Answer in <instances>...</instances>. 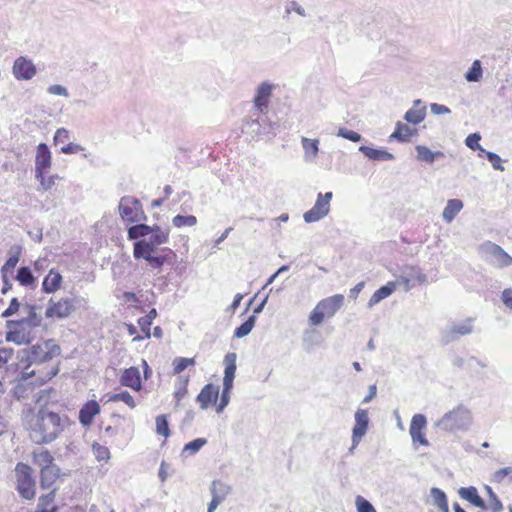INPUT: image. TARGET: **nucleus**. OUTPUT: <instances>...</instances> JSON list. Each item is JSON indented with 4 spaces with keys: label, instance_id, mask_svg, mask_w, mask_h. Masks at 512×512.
Segmentation results:
<instances>
[{
    "label": "nucleus",
    "instance_id": "0e129e2a",
    "mask_svg": "<svg viewBox=\"0 0 512 512\" xmlns=\"http://www.w3.org/2000/svg\"><path fill=\"white\" fill-rule=\"evenodd\" d=\"M486 156L495 169L503 170V167L501 165V158L499 155L493 152H486Z\"/></svg>",
    "mask_w": 512,
    "mask_h": 512
},
{
    "label": "nucleus",
    "instance_id": "5701e85b",
    "mask_svg": "<svg viewBox=\"0 0 512 512\" xmlns=\"http://www.w3.org/2000/svg\"><path fill=\"white\" fill-rule=\"evenodd\" d=\"M426 116V107L421 104L420 100H416L412 106L406 113H405V120L409 123H412L414 125H417L421 123Z\"/></svg>",
    "mask_w": 512,
    "mask_h": 512
},
{
    "label": "nucleus",
    "instance_id": "4d7b16f0",
    "mask_svg": "<svg viewBox=\"0 0 512 512\" xmlns=\"http://www.w3.org/2000/svg\"><path fill=\"white\" fill-rule=\"evenodd\" d=\"M338 135L352 142H359L361 140V135L359 133L346 128H340Z\"/></svg>",
    "mask_w": 512,
    "mask_h": 512
},
{
    "label": "nucleus",
    "instance_id": "603ef678",
    "mask_svg": "<svg viewBox=\"0 0 512 512\" xmlns=\"http://www.w3.org/2000/svg\"><path fill=\"white\" fill-rule=\"evenodd\" d=\"M18 262H19V254L11 255L7 259V261L1 268V273H2L3 278H5L8 273L13 272V270L16 267V265L18 264Z\"/></svg>",
    "mask_w": 512,
    "mask_h": 512
},
{
    "label": "nucleus",
    "instance_id": "f704fd0d",
    "mask_svg": "<svg viewBox=\"0 0 512 512\" xmlns=\"http://www.w3.org/2000/svg\"><path fill=\"white\" fill-rule=\"evenodd\" d=\"M431 495L433 497L434 504L439 508L440 511L449 512L447 498L442 490L438 488H432Z\"/></svg>",
    "mask_w": 512,
    "mask_h": 512
},
{
    "label": "nucleus",
    "instance_id": "cd10ccee",
    "mask_svg": "<svg viewBox=\"0 0 512 512\" xmlns=\"http://www.w3.org/2000/svg\"><path fill=\"white\" fill-rule=\"evenodd\" d=\"M32 460L35 465L40 467V470L55 465L53 456L46 449L34 451L32 455Z\"/></svg>",
    "mask_w": 512,
    "mask_h": 512
},
{
    "label": "nucleus",
    "instance_id": "5fc2aeb1",
    "mask_svg": "<svg viewBox=\"0 0 512 512\" xmlns=\"http://www.w3.org/2000/svg\"><path fill=\"white\" fill-rule=\"evenodd\" d=\"M358 512H376L372 504L361 496L356 498Z\"/></svg>",
    "mask_w": 512,
    "mask_h": 512
},
{
    "label": "nucleus",
    "instance_id": "3c124183",
    "mask_svg": "<svg viewBox=\"0 0 512 512\" xmlns=\"http://www.w3.org/2000/svg\"><path fill=\"white\" fill-rule=\"evenodd\" d=\"M365 151V154L374 160H391L393 155L384 150H377L371 148H362Z\"/></svg>",
    "mask_w": 512,
    "mask_h": 512
},
{
    "label": "nucleus",
    "instance_id": "e2e57ef3",
    "mask_svg": "<svg viewBox=\"0 0 512 512\" xmlns=\"http://www.w3.org/2000/svg\"><path fill=\"white\" fill-rule=\"evenodd\" d=\"M167 258L166 256L164 255H158V256H151L147 262L149 263V265L153 268H160L164 265V263L166 262Z\"/></svg>",
    "mask_w": 512,
    "mask_h": 512
},
{
    "label": "nucleus",
    "instance_id": "c756f323",
    "mask_svg": "<svg viewBox=\"0 0 512 512\" xmlns=\"http://www.w3.org/2000/svg\"><path fill=\"white\" fill-rule=\"evenodd\" d=\"M154 246L146 241H138L134 244L133 255L136 259L143 258L146 261L153 255Z\"/></svg>",
    "mask_w": 512,
    "mask_h": 512
},
{
    "label": "nucleus",
    "instance_id": "7ed1b4c3",
    "mask_svg": "<svg viewBox=\"0 0 512 512\" xmlns=\"http://www.w3.org/2000/svg\"><path fill=\"white\" fill-rule=\"evenodd\" d=\"M42 325V318L34 310L19 320H8L5 339L16 345H27L37 337V329Z\"/></svg>",
    "mask_w": 512,
    "mask_h": 512
},
{
    "label": "nucleus",
    "instance_id": "69168bd1",
    "mask_svg": "<svg viewBox=\"0 0 512 512\" xmlns=\"http://www.w3.org/2000/svg\"><path fill=\"white\" fill-rule=\"evenodd\" d=\"M502 301L507 308L512 310V289L507 288L502 292Z\"/></svg>",
    "mask_w": 512,
    "mask_h": 512
},
{
    "label": "nucleus",
    "instance_id": "2eb2a0df",
    "mask_svg": "<svg viewBox=\"0 0 512 512\" xmlns=\"http://www.w3.org/2000/svg\"><path fill=\"white\" fill-rule=\"evenodd\" d=\"M52 165V155L45 143H40L36 149L35 174L47 172Z\"/></svg>",
    "mask_w": 512,
    "mask_h": 512
},
{
    "label": "nucleus",
    "instance_id": "052dcab7",
    "mask_svg": "<svg viewBox=\"0 0 512 512\" xmlns=\"http://www.w3.org/2000/svg\"><path fill=\"white\" fill-rule=\"evenodd\" d=\"M70 137V133L65 128H59L54 135V144L66 142Z\"/></svg>",
    "mask_w": 512,
    "mask_h": 512
},
{
    "label": "nucleus",
    "instance_id": "393cba45",
    "mask_svg": "<svg viewBox=\"0 0 512 512\" xmlns=\"http://www.w3.org/2000/svg\"><path fill=\"white\" fill-rule=\"evenodd\" d=\"M55 494L56 490L54 489L46 495H41L38 499V505L34 512H57Z\"/></svg>",
    "mask_w": 512,
    "mask_h": 512
},
{
    "label": "nucleus",
    "instance_id": "8fccbe9b",
    "mask_svg": "<svg viewBox=\"0 0 512 512\" xmlns=\"http://www.w3.org/2000/svg\"><path fill=\"white\" fill-rule=\"evenodd\" d=\"M195 364L194 358L179 357L173 361V370L175 374H179L184 371L187 367Z\"/></svg>",
    "mask_w": 512,
    "mask_h": 512
},
{
    "label": "nucleus",
    "instance_id": "72a5a7b5",
    "mask_svg": "<svg viewBox=\"0 0 512 512\" xmlns=\"http://www.w3.org/2000/svg\"><path fill=\"white\" fill-rule=\"evenodd\" d=\"M153 316H143L138 319V325L143 333V335H136L133 337L134 342H139L144 339H148L151 337L150 328L152 325Z\"/></svg>",
    "mask_w": 512,
    "mask_h": 512
},
{
    "label": "nucleus",
    "instance_id": "680f3d73",
    "mask_svg": "<svg viewBox=\"0 0 512 512\" xmlns=\"http://www.w3.org/2000/svg\"><path fill=\"white\" fill-rule=\"evenodd\" d=\"M83 150L84 148L81 145L75 143H68L67 145L61 147V152L64 154H76Z\"/></svg>",
    "mask_w": 512,
    "mask_h": 512
},
{
    "label": "nucleus",
    "instance_id": "a19ab883",
    "mask_svg": "<svg viewBox=\"0 0 512 512\" xmlns=\"http://www.w3.org/2000/svg\"><path fill=\"white\" fill-rule=\"evenodd\" d=\"M255 324V316H250L244 323H242L239 327H237L234 331V336L236 338H242L248 335Z\"/></svg>",
    "mask_w": 512,
    "mask_h": 512
},
{
    "label": "nucleus",
    "instance_id": "79ce46f5",
    "mask_svg": "<svg viewBox=\"0 0 512 512\" xmlns=\"http://www.w3.org/2000/svg\"><path fill=\"white\" fill-rule=\"evenodd\" d=\"M465 77H466V80L469 82H477L481 79L482 68H481V62L479 60H475L472 63V66L466 73Z\"/></svg>",
    "mask_w": 512,
    "mask_h": 512
},
{
    "label": "nucleus",
    "instance_id": "4be33fe9",
    "mask_svg": "<svg viewBox=\"0 0 512 512\" xmlns=\"http://www.w3.org/2000/svg\"><path fill=\"white\" fill-rule=\"evenodd\" d=\"M60 477V469L55 464L40 470V486L43 489L51 488Z\"/></svg>",
    "mask_w": 512,
    "mask_h": 512
},
{
    "label": "nucleus",
    "instance_id": "39448f33",
    "mask_svg": "<svg viewBox=\"0 0 512 512\" xmlns=\"http://www.w3.org/2000/svg\"><path fill=\"white\" fill-rule=\"evenodd\" d=\"M472 422V415L463 405L455 407L447 412L439 421V426L450 432L465 430Z\"/></svg>",
    "mask_w": 512,
    "mask_h": 512
},
{
    "label": "nucleus",
    "instance_id": "b1692460",
    "mask_svg": "<svg viewBox=\"0 0 512 512\" xmlns=\"http://www.w3.org/2000/svg\"><path fill=\"white\" fill-rule=\"evenodd\" d=\"M459 495L462 499L470 502L472 505L485 509L486 505L483 499L479 496L478 491L475 487H462L459 490Z\"/></svg>",
    "mask_w": 512,
    "mask_h": 512
},
{
    "label": "nucleus",
    "instance_id": "6e6552de",
    "mask_svg": "<svg viewBox=\"0 0 512 512\" xmlns=\"http://www.w3.org/2000/svg\"><path fill=\"white\" fill-rule=\"evenodd\" d=\"M119 213L123 221L139 222L145 218L140 201L133 197H123L119 204Z\"/></svg>",
    "mask_w": 512,
    "mask_h": 512
},
{
    "label": "nucleus",
    "instance_id": "49530a36",
    "mask_svg": "<svg viewBox=\"0 0 512 512\" xmlns=\"http://www.w3.org/2000/svg\"><path fill=\"white\" fill-rule=\"evenodd\" d=\"M45 174L46 172H41L39 176V173H37L35 177L39 180L42 189L50 190L56 184V180L59 179V177L58 175L46 176Z\"/></svg>",
    "mask_w": 512,
    "mask_h": 512
},
{
    "label": "nucleus",
    "instance_id": "f3484780",
    "mask_svg": "<svg viewBox=\"0 0 512 512\" xmlns=\"http://www.w3.org/2000/svg\"><path fill=\"white\" fill-rule=\"evenodd\" d=\"M219 388L213 384H206L197 396V402L201 409H207L217 403Z\"/></svg>",
    "mask_w": 512,
    "mask_h": 512
},
{
    "label": "nucleus",
    "instance_id": "ddd939ff",
    "mask_svg": "<svg viewBox=\"0 0 512 512\" xmlns=\"http://www.w3.org/2000/svg\"><path fill=\"white\" fill-rule=\"evenodd\" d=\"M12 72L17 80H30L36 75L37 69L32 60L20 56L14 61Z\"/></svg>",
    "mask_w": 512,
    "mask_h": 512
},
{
    "label": "nucleus",
    "instance_id": "de8ad7c7",
    "mask_svg": "<svg viewBox=\"0 0 512 512\" xmlns=\"http://www.w3.org/2000/svg\"><path fill=\"white\" fill-rule=\"evenodd\" d=\"M92 452L98 461H107L110 459L109 449L100 443L95 442L92 444Z\"/></svg>",
    "mask_w": 512,
    "mask_h": 512
},
{
    "label": "nucleus",
    "instance_id": "a18cd8bd",
    "mask_svg": "<svg viewBox=\"0 0 512 512\" xmlns=\"http://www.w3.org/2000/svg\"><path fill=\"white\" fill-rule=\"evenodd\" d=\"M172 222H173V225L177 228H181L184 226L191 227V226L196 225L197 218L193 215H187V216L176 215L175 217H173Z\"/></svg>",
    "mask_w": 512,
    "mask_h": 512
},
{
    "label": "nucleus",
    "instance_id": "f257e3e1",
    "mask_svg": "<svg viewBox=\"0 0 512 512\" xmlns=\"http://www.w3.org/2000/svg\"><path fill=\"white\" fill-rule=\"evenodd\" d=\"M60 347L54 340H46L29 349H24L15 364V370H21L22 379H31L34 385H44L59 371L54 359L60 355Z\"/></svg>",
    "mask_w": 512,
    "mask_h": 512
},
{
    "label": "nucleus",
    "instance_id": "a211bd4d",
    "mask_svg": "<svg viewBox=\"0 0 512 512\" xmlns=\"http://www.w3.org/2000/svg\"><path fill=\"white\" fill-rule=\"evenodd\" d=\"M273 86L266 82L262 83L256 92V96L254 98V106L255 109L259 112H264L267 110L269 105V99L272 95Z\"/></svg>",
    "mask_w": 512,
    "mask_h": 512
},
{
    "label": "nucleus",
    "instance_id": "f8f14e48",
    "mask_svg": "<svg viewBox=\"0 0 512 512\" xmlns=\"http://www.w3.org/2000/svg\"><path fill=\"white\" fill-rule=\"evenodd\" d=\"M427 426L426 418L423 414H415L410 423V435L414 444L428 446L429 442L425 437V429Z\"/></svg>",
    "mask_w": 512,
    "mask_h": 512
},
{
    "label": "nucleus",
    "instance_id": "9d476101",
    "mask_svg": "<svg viewBox=\"0 0 512 512\" xmlns=\"http://www.w3.org/2000/svg\"><path fill=\"white\" fill-rule=\"evenodd\" d=\"M75 310L74 301L70 298H60L50 301L45 311V316L50 319H62L69 317Z\"/></svg>",
    "mask_w": 512,
    "mask_h": 512
},
{
    "label": "nucleus",
    "instance_id": "4468645a",
    "mask_svg": "<svg viewBox=\"0 0 512 512\" xmlns=\"http://www.w3.org/2000/svg\"><path fill=\"white\" fill-rule=\"evenodd\" d=\"M120 384L134 391L142 389L140 370L137 367H129L123 370L119 378Z\"/></svg>",
    "mask_w": 512,
    "mask_h": 512
},
{
    "label": "nucleus",
    "instance_id": "864d4df0",
    "mask_svg": "<svg viewBox=\"0 0 512 512\" xmlns=\"http://www.w3.org/2000/svg\"><path fill=\"white\" fill-rule=\"evenodd\" d=\"M481 140V136L478 133H472L468 135L465 139V144L472 150H480L484 151L482 147L479 144V141Z\"/></svg>",
    "mask_w": 512,
    "mask_h": 512
},
{
    "label": "nucleus",
    "instance_id": "37998d69",
    "mask_svg": "<svg viewBox=\"0 0 512 512\" xmlns=\"http://www.w3.org/2000/svg\"><path fill=\"white\" fill-rule=\"evenodd\" d=\"M156 433L168 438L170 436L169 423L166 415H159L156 417Z\"/></svg>",
    "mask_w": 512,
    "mask_h": 512
},
{
    "label": "nucleus",
    "instance_id": "a878e982",
    "mask_svg": "<svg viewBox=\"0 0 512 512\" xmlns=\"http://www.w3.org/2000/svg\"><path fill=\"white\" fill-rule=\"evenodd\" d=\"M417 134L416 128H411L407 124L397 122L394 132L390 135L391 139H396L400 142H408L410 138Z\"/></svg>",
    "mask_w": 512,
    "mask_h": 512
},
{
    "label": "nucleus",
    "instance_id": "6e6d98bb",
    "mask_svg": "<svg viewBox=\"0 0 512 512\" xmlns=\"http://www.w3.org/2000/svg\"><path fill=\"white\" fill-rule=\"evenodd\" d=\"M206 444V440L203 438H197L189 443H187L184 447L185 451H189L190 453H196Z\"/></svg>",
    "mask_w": 512,
    "mask_h": 512
},
{
    "label": "nucleus",
    "instance_id": "4c0bfd02",
    "mask_svg": "<svg viewBox=\"0 0 512 512\" xmlns=\"http://www.w3.org/2000/svg\"><path fill=\"white\" fill-rule=\"evenodd\" d=\"M153 228L146 224H138L131 226L128 229V238L129 239H138L140 237H144L152 233Z\"/></svg>",
    "mask_w": 512,
    "mask_h": 512
},
{
    "label": "nucleus",
    "instance_id": "0eeeda50",
    "mask_svg": "<svg viewBox=\"0 0 512 512\" xmlns=\"http://www.w3.org/2000/svg\"><path fill=\"white\" fill-rule=\"evenodd\" d=\"M16 489L20 496L26 500H33L36 495L35 481L32 477V471L29 465L18 463L15 468Z\"/></svg>",
    "mask_w": 512,
    "mask_h": 512
},
{
    "label": "nucleus",
    "instance_id": "6ab92c4d",
    "mask_svg": "<svg viewBox=\"0 0 512 512\" xmlns=\"http://www.w3.org/2000/svg\"><path fill=\"white\" fill-rule=\"evenodd\" d=\"M355 426L353 428V442L358 443L366 433L368 427V413L366 410L359 409L355 414Z\"/></svg>",
    "mask_w": 512,
    "mask_h": 512
},
{
    "label": "nucleus",
    "instance_id": "2f4dec72",
    "mask_svg": "<svg viewBox=\"0 0 512 512\" xmlns=\"http://www.w3.org/2000/svg\"><path fill=\"white\" fill-rule=\"evenodd\" d=\"M230 492V487L220 480H215L211 484L212 499L223 502Z\"/></svg>",
    "mask_w": 512,
    "mask_h": 512
},
{
    "label": "nucleus",
    "instance_id": "c85d7f7f",
    "mask_svg": "<svg viewBox=\"0 0 512 512\" xmlns=\"http://www.w3.org/2000/svg\"><path fill=\"white\" fill-rule=\"evenodd\" d=\"M463 202L459 199L448 200L446 207L443 210V219L450 223L455 216L462 210Z\"/></svg>",
    "mask_w": 512,
    "mask_h": 512
},
{
    "label": "nucleus",
    "instance_id": "338daca9",
    "mask_svg": "<svg viewBox=\"0 0 512 512\" xmlns=\"http://www.w3.org/2000/svg\"><path fill=\"white\" fill-rule=\"evenodd\" d=\"M431 111L437 115L450 113V109L447 106L437 103L431 104Z\"/></svg>",
    "mask_w": 512,
    "mask_h": 512
},
{
    "label": "nucleus",
    "instance_id": "f03ea898",
    "mask_svg": "<svg viewBox=\"0 0 512 512\" xmlns=\"http://www.w3.org/2000/svg\"><path fill=\"white\" fill-rule=\"evenodd\" d=\"M67 417L43 405L38 410H29L24 416V428L29 439L38 445L56 440L66 427Z\"/></svg>",
    "mask_w": 512,
    "mask_h": 512
},
{
    "label": "nucleus",
    "instance_id": "bb28decb",
    "mask_svg": "<svg viewBox=\"0 0 512 512\" xmlns=\"http://www.w3.org/2000/svg\"><path fill=\"white\" fill-rule=\"evenodd\" d=\"M396 290V283L393 281L388 282L386 285L377 289L369 299V306L372 307L379 303L381 300L390 296Z\"/></svg>",
    "mask_w": 512,
    "mask_h": 512
},
{
    "label": "nucleus",
    "instance_id": "1a4fd4ad",
    "mask_svg": "<svg viewBox=\"0 0 512 512\" xmlns=\"http://www.w3.org/2000/svg\"><path fill=\"white\" fill-rule=\"evenodd\" d=\"M332 196V192L319 193L314 206L304 213V220L307 223H313L325 217L329 213Z\"/></svg>",
    "mask_w": 512,
    "mask_h": 512
},
{
    "label": "nucleus",
    "instance_id": "dca6fc26",
    "mask_svg": "<svg viewBox=\"0 0 512 512\" xmlns=\"http://www.w3.org/2000/svg\"><path fill=\"white\" fill-rule=\"evenodd\" d=\"M101 412V407L96 400L87 401L79 411V422L84 427H89L92 425L95 416L99 415Z\"/></svg>",
    "mask_w": 512,
    "mask_h": 512
},
{
    "label": "nucleus",
    "instance_id": "09e8293b",
    "mask_svg": "<svg viewBox=\"0 0 512 512\" xmlns=\"http://www.w3.org/2000/svg\"><path fill=\"white\" fill-rule=\"evenodd\" d=\"M153 235L150 238V244L153 246L165 244L169 239V233L162 231L159 227L153 228Z\"/></svg>",
    "mask_w": 512,
    "mask_h": 512
},
{
    "label": "nucleus",
    "instance_id": "c9c22d12",
    "mask_svg": "<svg viewBox=\"0 0 512 512\" xmlns=\"http://www.w3.org/2000/svg\"><path fill=\"white\" fill-rule=\"evenodd\" d=\"M17 281L25 287L33 286L35 283V278L29 267H21L17 271L16 275Z\"/></svg>",
    "mask_w": 512,
    "mask_h": 512
},
{
    "label": "nucleus",
    "instance_id": "e433bc0d",
    "mask_svg": "<svg viewBox=\"0 0 512 512\" xmlns=\"http://www.w3.org/2000/svg\"><path fill=\"white\" fill-rule=\"evenodd\" d=\"M119 401L125 403L131 409H134L136 407V401H135L134 397L128 391H122L120 393L112 394L108 398V402H119Z\"/></svg>",
    "mask_w": 512,
    "mask_h": 512
},
{
    "label": "nucleus",
    "instance_id": "ea45409f",
    "mask_svg": "<svg viewBox=\"0 0 512 512\" xmlns=\"http://www.w3.org/2000/svg\"><path fill=\"white\" fill-rule=\"evenodd\" d=\"M304 152L309 157H315L318 153L319 141L317 139H309L303 137L301 140Z\"/></svg>",
    "mask_w": 512,
    "mask_h": 512
},
{
    "label": "nucleus",
    "instance_id": "9b49d317",
    "mask_svg": "<svg viewBox=\"0 0 512 512\" xmlns=\"http://www.w3.org/2000/svg\"><path fill=\"white\" fill-rule=\"evenodd\" d=\"M480 250L487 256L494 259V264L498 268H504L512 265V257L503 250V248L491 241H487L480 246Z\"/></svg>",
    "mask_w": 512,
    "mask_h": 512
},
{
    "label": "nucleus",
    "instance_id": "58836bf2",
    "mask_svg": "<svg viewBox=\"0 0 512 512\" xmlns=\"http://www.w3.org/2000/svg\"><path fill=\"white\" fill-rule=\"evenodd\" d=\"M492 481L495 483H511L512 482V467H505L495 471Z\"/></svg>",
    "mask_w": 512,
    "mask_h": 512
},
{
    "label": "nucleus",
    "instance_id": "13d9d810",
    "mask_svg": "<svg viewBox=\"0 0 512 512\" xmlns=\"http://www.w3.org/2000/svg\"><path fill=\"white\" fill-rule=\"evenodd\" d=\"M20 303L18 302L17 298H13L10 301L9 306L2 312L1 316L3 318H8L14 314H16L19 311Z\"/></svg>",
    "mask_w": 512,
    "mask_h": 512
},
{
    "label": "nucleus",
    "instance_id": "bf43d9fd",
    "mask_svg": "<svg viewBox=\"0 0 512 512\" xmlns=\"http://www.w3.org/2000/svg\"><path fill=\"white\" fill-rule=\"evenodd\" d=\"M13 355L14 350L12 348H0V368L6 365Z\"/></svg>",
    "mask_w": 512,
    "mask_h": 512
},
{
    "label": "nucleus",
    "instance_id": "774afa93",
    "mask_svg": "<svg viewBox=\"0 0 512 512\" xmlns=\"http://www.w3.org/2000/svg\"><path fill=\"white\" fill-rule=\"evenodd\" d=\"M48 92L54 95L67 96V89L61 85H52L48 88Z\"/></svg>",
    "mask_w": 512,
    "mask_h": 512
},
{
    "label": "nucleus",
    "instance_id": "20e7f679",
    "mask_svg": "<svg viewBox=\"0 0 512 512\" xmlns=\"http://www.w3.org/2000/svg\"><path fill=\"white\" fill-rule=\"evenodd\" d=\"M344 296L342 294H335L333 296L322 299L317 303L315 308L309 315V323L311 326L320 325L324 319L330 318L343 306Z\"/></svg>",
    "mask_w": 512,
    "mask_h": 512
},
{
    "label": "nucleus",
    "instance_id": "423d86ee",
    "mask_svg": "<svg viewBox=\"0 0 512 512\" xmlns=\"http://www.w3.org/2000/svg\"><path fill=\"white\" fill-rule=\"evenodd\" d=\"M236 359L237 355L234 352L227 353L224 358L225 370H224V378H223V390L220 397V401L217 404L216 411L218 413L222 412L224 408L228 405L230 400V392L233 387V381L235 378L236 372Z\"/></svg>",
    "mask_w": 512,
    "mask_h": 512
},
{
    "label": "nucleus",
    "instance_id": "7c9ffc66",
    "mask_svg": "<svg viewBox=\"0 0 512 512\" xmlns=\"http://www.w3.org/2000/svg\"><path fill=\"white\" fill-rule=\"evenodd\" d=\"M473 331V327L470 321L453 325L448 331L449 340H455L459 336L468 335Z\"/></svg>",
    "mask_w": 512,
    "mask_h": 512
},
{
    "label": "nucleus",
    "instance_id": "412c9836",
    "mask_svg": "<svg viewBox=\"0 0 512 512\" xmlns=\"http://www.w3.org/2000/svg\"><path fill=\"white\" fill-rule=\"evenodd\" d=\"M62 282V275L57 270L51 269L43 280L42 290L45 293H54L61 288Z\"/></svg>",
    "mask_w": 512,
    "mask_h": 512
},
{
    "label": "nucleus",
    "instance_id": "473e14b6",
    "mask_svg": "<svg viewBox=\"0 0 512 512\" xmlns=\"http://www.w3.org/2000/svg\"><path fill=\"white\" fill-rule=\"evenodd\" d=\"M417 159L423 162L432 163L435 158L443 157L444 154L441 151L433 152L428 147L423 145L416 146Z\"/></svg>",
    "mask_w": 512,
    "mask_h": 512
},
{
    "label": "nucleus",
    "instance_id": "aec40b11",
    "mask_svg": "<svg viewBox=\"0 0 512 512\" xmlns=\"http://www.w3.org/2000/svg\"><path fill=\"white\" fill-rule=\"evenodd\" d=\"M15 371L18 372V382L13 389V395L19 400L26 399L37 385L32 384L31 379H22L21 370Z\"/></svg>",
    "mask_w": 512,
    "mask_h": 512
},
{
    "label": "nucleus",
    "instance_id": "c03bdc74",
    "mask_svg": "<svg viewBox=\"0 0 512 512\" xmlns=\"http://www.w3.org/2000/svg\"><path fill=\"white\" fill-rule=\"evenodd\" d=\"M487 493L489 494V503L485 509H489L491 512H501L503 510V505L501 501L497 498L496 494L492 491L491 487H485Z\"/></svg>",
    "mask_w": 512,
    "mask_h": 512
}]
</instances>
